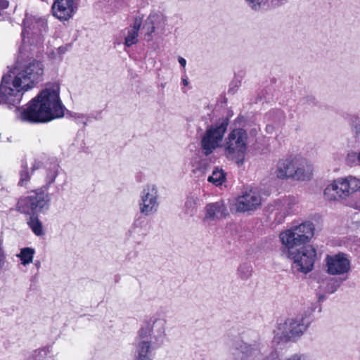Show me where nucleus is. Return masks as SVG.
Instances as JSON below:
<instances>
[{"label": "nucleus", "mask_w": 360, "mask_h": 360, "mask_svg": "<svg viewBox=\"0 0 360 360\" xmlns=\"http://www.w3.org/2000/svg\"><path fill=\"white\" fill-rule=\"evenodd\" d=\"M314 226L304 221L281 232L279 238L284 247L283 252L293 260L292 268L307 274L314 267L316 252L311 245L304 246L314 235Z\"/></svg>", "instance_id": "f257e3e1"}, {"label": "nucleus", "mask_w": 360, "mask_h": 360, "mask_svg": "<svg viewBox=\"0 0 360 360\" xmlns=\"http://www.w3.org/2000/svg\"><path fill=\"white\" fill-rule=\"evenodd\" d=\"M60 90L58 82L46 84L37 96L18 109L17 117L22 122L34 124L63 117L65 107L60 98Z\"/></svg>", "instance_id": "f03ea898"}, {"label": "nucleus", "mask_w": 360, "mask_h": 360, "mask_svg": "<svg viewBox=\"0 0 360 360\" xmlns=\"http://www.w3.org/2000/svg\"><path fill=\"white\" fill-rule=\"evenodd\" d=\"M165 326V319L155 316L143 323L136 338L134 360H152V352L163 343Z\"/></svg>", "instance_id": "7ed1b4c3"}, {"label": "nucleus", "mask_w": 360, "mask_h": 360, "mask_svg": "<svg viewBox=\"0 0 360 360\" xmlns=\"http://www.w3.org/2000/svg\"><path fill=\"white\" fill-rule=\"evenodd\" d=\"M9 77L15 78L17 84H21L27 90L32 89L35 83L41 80L44 75L42 63L32 57L27 56L22 48L14 67L8 72Z\"/></svg>", "instance_id": "20e7f679"}, {"label": "nucleus", "mask_w": 360, "mask_h": 360, "mask_svg": "<svg viewBox=\"0 0 360 360\" xmlns=\"http://www.w3.org/2000/svg\"><path fill=\"white\" fill-rule=\"evenodd\" d=\"M235 349L240 354H231V360H274L267 354L266 347L255 332L244 335L234 342Z\"/></svg>", "instance_id": "39448f33"}, {"label": "nucleus", "mask_w": 360, "mask_h": 360, "mask_svg": "<svg viewBox=\"0 0 360 360\" xmlns=\"http://www.w3.org/2000/svg\"><path fill=\"white\" fill-rule=\"evenodd\" d=\"M311 323V319L307 315L297 316L278 324L274 330L273 342H287L302 336Z\"/></svg>", "instance_id": "423d86ee"}, {"label": "nucleus", "mask_w": 360, "mask_h": 360, "mask_svg": "<svg viewBox=\"0 0 360 360\" xmlns=\"http://www.w3.org/2000/svg\"><path fill=\"white\" fill-rule=\"evenodd\" d=\"M248 133L243 129L237 128L230 131L224 144L225 156L238 165H242L248 149Z\"/></svg>", "instance_id": "0eeeda50"}, {"label": "nucleus", "mask_w": 360, "mask_h": 360, "mask_svg": "<svg viewBox=\"0 0 360 360\" xmlns=\"http://www.w3.org/2000/svg\"><path fill=\"white\" fill-rule=\"evenodd\" d=\"M50 195L41 188L31 191L18 202V210L27 214L44 212L49 209Z\"/></svg>", "instance_id": "6e6552de"}, {"label": "nucleus", "mask_w": 360, "mask_h": 360, "mask_svg": "<svg viewBox=\"0 0 360 360\" xmlns=\"http://www.w3.org/2000/svg\"><path fill=\"white\" fill-rule=\"evenodd\" d=\"M48 32L47 21L44 18L37 17L25 14L23 20V30L22 32L24 43H30L32 45H41L44 42V37Z\"/></svg>", "instance_id": "1a4fd4ad"}, {"label": "nucleus", "mask_w": 360, "mask_h": 360, "mask_svg": "<svg viewBox=\"0 0 360 360\" xmlns=\"http://www.w3.org/2000/svg\"><path fill=\"white\" fill-rule=\"evenodd\" d=\"M27 91L21 84H15V78L7 73L2 77L0 84V105L9 108L20 104L23 92Z\"/></svg>", "instance_id": "9d476101"}, {"label": "nucleus", "mask_w": 360, "mask_h": 360, "mask_svg": "<svg viewBox=\"0 0 360 360\" xmlns=\"http://www.w3.org/2000/svg\"><path fill=\"white\" fill-rule=\"evenodd\" d=\"M228 125V118L222 117L206 130L201 141V148L206 156L210 155L218 147Z\"/></svg>", "instance_id": "9b49d317"}, {"label": "nucleus", "mask_w": 360, "mask_h": 360, "mask_svg": "<svg viewBox=\"0 0 360 360\" xmlns=\"http://www.w3.org/2000/svg\"><path fill=\"white\" fill-rule=\"evenodd\" d=\"M140 212L145 216L155 214L159 207L158 188L155 185H147L140 194Z\"/></svg>", "instance_id": "f8f14e48"}, {"label": "nucleus", "mask_w": 360, "mask_h": 360, "mask_svg": "<svg viewBox=\"0 0 360 360\" xmlns=\"http://www.w3.org/2000/svg\"><path fill=\"white\" fill-rule=\"evenodd\" d=\"M262 202V198L257 188H250L244 191L238 196L233 203L234 209L238 212L254 211Z\"/></svg>", "instance_id": "ddd939ff"}, {"label": "nucleus", "mask_w": 360, "mask_h": 360, "mask_svg": "<svg viewBox=\"0 0 360 360\" xmlns=\"http://www.w3.org/2000/svg\"><path fill=\"white\" fill-rule=\"evenodd\" d=\"M166 25L167 18L161 11H155L151 12L143 25L144 39L148 42L152 41L153 39V34L155 31L163 33Z\"/></svg>", "instance_id": "4468645a"}, {"label": "nucleus", "mask_w": 360, "mask_h": 360, "mask_svg": "<svg viewBox=\"0 0 360 360\" xmlns=\"http://www.w3.org/2000/svg\"><path fill=\"white\" fill-rule=\"evenodd\" d=\"M327 272L330 275L338 276L347 274L351 268L349 257L344 253L328 255L326 258Z\"/></svg>", "instance_id": "2eb2a0df"}, {"label": "nucleus", "mask_w": 360, "mask_h": 360, "mask_svg": "<svg viewBox=\"0 0 360 360\" xmlns=\"http://www.w3.org/2000/svg\"><path fill=\"white\" fill-rule=\"evenodd\" d=\"M77 9L75 0H55L52 6L54 16L61 20L70 19Z\"/></svg>", "instance_id": "dca6fc26"}, {"label": "nucleus", "mask_w": 360, "mask_h": 360, "mask_svg": "<svg viewBox=\"0 0 360 360\" xmlns=\"http://www.w3.org/2000/svg\"><path fill=\"white\" fill-rule=\"evenodd\" d=\"M325 198L328 200H340L349 196L342 178H338L327 186L324 190Z\"/></svg>", "instance_id": "f3484780"}, {"label": "nucleus", "mask_w": 360, "mask_h": 360, "mask_svg": "<svg viewBox=\"0 0 360 360\" xmlns=\"http://www.w3.org/2000/svg\"><path fill=\"white\" fill-rule=\"evenodd\" d=\"M205 221L221 219L229 215L228 210L223 200L207 204L205 207Z\"/></svg>", "instance_id": "a211bd4d"}, {"label": "nucleus", "mask_w": 360, "mask_h": 360, "mask_svg": "<svg viewBox=\"0 0 360 360\" xmlns=\"http://www.w3.org/2000/svg\"><path fill=\"white\" fill-rule=\"evenodd\" d=\"M313 166L307 159L296 156L294 179L297 181H307L311 178Z\"/></svg>", "instance_id": "6ab92c4d"}, {"label": "nucleus", "mask_w": 360, "mask_h": 360, "mask_svg": "<svg viewBox=\"0 0 360 360\" xmlns=\"http://www.w3.org/2000/svg\"><path fill=\"white\" fill-rule=\"evenodd\" d=\"M295 157L280 160L276 165V176L281 179H294Z\"/></svg>", "instance_id": "aec40b11"}, {"label": "nucleus", "mask_w": 360, "mask_h": 360, "mask_svg": "<svg viewBox=\"0 0 360 360\" xmlns=\"http://www.w3.org/2000/svg\"><path fill=\"white\" fill-rule=\"evenodd\" d=\"M142 25V18L136 17L134 23L125 30L124 45L130 47L138 43L139 32Z\"/></svg>", "instance_id": "412c9836"}, {"label": "nucleus", "mask_w": 360, "mask_h": 360, "mask_svg": "<svg viewBox=\"0 0 360 360\" xmlns=\"http://www.w3.org/2000/svg\"><path fill=\"white\" fill-rule=\"evenodd\" d=\"M41 166V162L37 160L32 162L31 166L30 167H28L27 164L23 163L21 166V169L19 173L20 180L18 184L21 186H26L34 172L39 169Z\"/></svg>", "instance_id": "4be33fe9"}, {"label": "nucleus", "mask_w": 360, "mask_h": 360, "mask_svg": "<svg viewBox=\"0 0 360 360\" xmlns=\"http://www.w3.org/2000/svg\"><path fill=\"white\" fill-rule=\"evenodd\" d=\"M58 165L53 163L51 164L50 166L46 169L45 184L42 186L41 188L48 192L51 185L54 183L58 174Z\"/></svg>", "instance_id": "5701e85b"}, {"label": "nucleus", "mask_w": 360, "mask_h": 360, "mask_svg": "<svg viewBox=\"0 0 360 360\" xmlns=\"http://www.w3.org/2000/svg\"><path fill=\"white\" fill-rule=\"evenodd\" d=\"M199 202L200 200L197 196L193 195H188L184 204V214L189 217L195 215L198 212Z\"/></svg>", "instance_id": "b1692460"}, {"label": "nucleus", "mask_w": 360, "mask_h": 360, "mask_svg": "<svg viewBox=\"0 0 360 360\" xmlns=\"http://www.w3.org/2000/svg\"><path fill=\"white\" fill-rule=\"evenodd\" d=\"M27 224L32 232L37 236L44 235L42 223L35 214H32L27 220Z\"/></svg>", "instance_id": "393cba45"}, {"label": "nucleus", "mask_w": 360, "mask_h": 360, "mask_svg": "<svg viewBox=\"0 0 360 360\" xmlns=\"http://www.w3.org/2000/svg\"><path fill=\"white\" fill-rule=\"evenodd\" d=\"M347 190H348L349 196L352 193L360 191V179L352 176L342 178Z\"/></svg>", "instance_id": "a878e982"}, {"label": "nucleus", "mask_w": 360, "mask_h": 360, "mask_svg": "<svg viewBox=\"0 0 360 360\" xmlns=\"http://www.w3.org/2000/svg\"><path fill=\"white\" fill-rule=\"evenodd\" d=\"M50 353L49 347H44L33 350L27 357L26 360H45Z\"/></svg>", "instance_id": "bb28decb"}, {"label": "nucleus", "mask_w": 360, "mask_h": 360, "mask_svg": "<svg viewBox=\"0 0 360 360\" xmlns=\"http://www.w3.org/2000/svg\"><path fill=\"white\" fill-rule=\"evenodd\" d=\"M226 179V174L222 169L216 168L212 171V175H210L207 181L214 185L218 186L221 185Z\"/></svg>", "instance_id": "cd10ccee"}, {"label": "nucleus", "mask_w": 360, "mask_h": 360, "mask_svg": "<svg viewBox=\"0 0 360 360\" xmlns=\"http://www.w3.org/2000/svg\"><path fill=\"white\" fill-rule=\"evenodd\" d=\"M35 251L32 248H24L21 249L20 254L18 257H20L22 261V264L25 266L32 262L34 255Z\"/></svg>", "instance_id": "c85d7f7f"}, {"label": "nucleus", "mask_w": 360, "mask_h": 360, "mask_svg": "<svg viewBox=\"0 0 360 360\" xmlns=\"http://www.w3.org/2000/svg\"><path fill=\"white\" fill-rule=\"evenodd\" d=\"M211 160H210L207 158H203L198 162L196 168L194 169V172L199 171L202 174H205L207 171H209L211 169Z\"/></svg>", "instance_id": "c756f323"}, {"label": "nucleus", "mask_w": 360, "mask_h": 360, "mask_svg": "<svg viewBox=\"0 0 360 360\" xmlns=\"http://www.w3.org/2000/svg\"><path fill=\"white\" fill-rule=\"evenodd\" d=\"M238 273L241 278L247 279L252 273L251 265L247 263L240 264L238 269Z\"/></svg>", "instance_id": "7c9ffc66"}, {"label": "nucleus", "mask_w": 360, "mask_h": 360, "mask_svg": "<svg viewBox=\"0 0 360 360\" xmlns=\"http://www.w3.org/2000/svg\"><path fill=\"white\" fill-rule=\"evenodd\" d=\"M297 204V200L295 197H288L285 199L283 205L286 210L287 213H290L295 205Z\"/></svg>", "instance_id": "2f4dec72"}, {"label": "nucleus", "mask_w": 360, "mask_h": 360, "mask_svg": "<svg viewBox=\"0 0 360 360\" xmlns=\"http://www.w3.org/2000/svg\"><path fill=\"white\" fill-rule=\"evenodd\" d=\"M72 117L77 123H81L83 124L84 125L86 124V116L85 115L74 112L72 115Z\"/></svg>", "instance_id": "473e14b6"}, {"label": "nucleus", "mask_w": 360, "mask_h": 360, "mask_svg": "<svg viewBox=\"0 0 360 360\" xmlns=\"http://www.w3.org/2000/svg\"><path fill=\"white\" fill-rule=\"evenodd\" d=\"M69 47V45L60 46L56 50V54L58 55V56L60 58L64 53H66Z\"/></svg>", "instance_id": "72a5a7b5"}, {"label": "nucleus", "mask_w": 360, "mask_h": 360, "mask_svg": "<svg viewBox=\"0 0 360 360\" xmlns=\"http://www.w3.org/2000/svg\"><path fill=\"white\" fill-rule=\"evenodd\" d=\"M285 360H308L307 358L301 354H294Z\"/></svg>", "instance_id": "f704fd0d"}, {"label": "nucleus", "mask_w": 360, "mask_h": 360, "mask_svg": "<svg viewBox=\"0 0 360 360\" xmlns=\"http://www.w3.org/2000/svg\"><path fill=\"white\" fill-rule=\"evenodd\" d=\"M4 252L3 250L2 244L0 242V269L2 268L4 264Z\"/></svg>", "instance_id": "c9c22d12"}, {"label": "nucleus", "mask_w": 360, "mask_h": 360, "mask_svg": "<svg viewBox=\"0 0 360 360\" xmlns=\"http://www.w3.org/2000/svg\"><path fill=\"white\" fill-rule=\"evenodd\" d=\"M354 133L357 136H360V122H356L354 126L352 129Z\"/></svg>", "instance_id": "e433bc0d"}, {"label": "nucleus", "mask_w": 360, "mask_h": 360, "mask_svg": "<svg viewBox=\"0 0 360 360\" xmlns=\"http://www.w3.org/2000/svg\"><path fill=\"white\" fill-rule=\"evenodd\" d=\"M9 2L7 0H0V9L4 10L8 7Z\"/></svg>", "instance_id": "4c0bfd02"}, {"label": "nucleus", "mask_w": 360, "mask_h": 360, "mask_svg": "<svg viewBox=\"0 0 360 360\" xmlns=\"http://www.w3.org/2000/svg\"><path fill=\"white\" fill-rule=\"evenodd\" d=\"M178 60H179V64H180L182 67H184H184L186 66V60L184 58H182V57H179Z\"/></svg>", "instance_id": "58836bf2"}, {"label": "nucleus", "mask_w": 360, "mask_h": 360, "mask_svg": "<svg viewBox=\"0 0 360 360\" xmlns=\"http://www.w3.org/2000/svg\"><path fill=\"white\" fill-rule=\"evenodd\" d=\"M337 290V287H332L331 288L327 289V291L330 293H333Z\"/></svg>", "instance_id": "ea45409f"}, {"label": "nucleus", "mask_w": 360, "mask_h": 360, "mask_svg": "<svg viewBox=\"0 0 360 360\" xmlns=\"http://www.w3.org/2000/svg\"><path fill=\"white\" fill-rule=\"evenodd\" d=\"M182 83L184 86H187L188 84V81L187 78H183L182 79Z\"/></svg>", "instance_id": "a19ab883"}, {"label": "nucleus", "mask_w": 360, "mask_h": 360, "mask_svg": "<svg viewBox=\"0 0 360 360\" xmlns=\"http://www.w3.org/2000/svg\"><path fill=\"white\" fill-rule=\"evenodd\" d=\"M4 18V17L3 14L0 12V21L3 20Z\"/></svg>", "instance_id": "79ce46f5"}, {"label": "nucleus", "mask_w": 360, "mask_h": 360, "mask_svg": "<svg viewBox=\"0 0 360 360\" xmlns=\"http://www.w3.org/2000/svg\"><path fill=\"white\" fill-rule=\"evenodd\" d=\"M357 160H358V161H359V163H360V152H359V153H358V155H357Z\"/></svg>", "instance_id": "37998d69"}]
</instances>
